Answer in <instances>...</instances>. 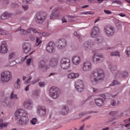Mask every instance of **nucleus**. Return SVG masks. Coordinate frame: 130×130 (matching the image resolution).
I'll return each mask as SVG.
<instances>
[{"mask_svg":"<svg viewBox=\"0 0 130 130\" xmlns=\"http://www.w3.org/2000/svg\"><path fill=\"white\" fill-rule=\"evenodd\" d=\"M9 100H10L9 96H5L4 98V100L3 101V103H5V104H7V102H8Z\"/></svg>","mask_w":130,"mask_h":130,"instance_id":"obj_39","label":"nucleus"},{"mask_svg":"<svg viewBox=\"0 0 130 130\" xmlns=\"http://www.w3.org/2000/svg\"><path fill=\"white\" fill-rule=\"evenodd\" d=\"M111 105H112V106H114V105H116V101L113 100L111 101Z\"/></svg>","mask_w":130,"mask_h":130,"instance_id":"obj_55","label":"nucleus"},{"mask_svg":"<svg viewBox=\"0 0 130 130\" xmlns=\"http://www.w3.org/2000/svg\"><path fill=\"white\" fill-rule=\"evenodd\" d=\"M42 35L43 36H48V35H49V34L47 33V32H44L42 33Z\"/></svg>","mask_w":130,"mask_h":130,"instance_id":"obj_60","label":"nucleus"},{"mask_svg":"<svg viewBox=\"0 0 130 130\" xmlns=\"http://www.w3.org/2000/svg\"><path fill=\"white\" fill-rule=\"evenodd\" d=\"M96 42H98V43H101L103 42V38L99 37V38H96Z\"/></svg>","mask_w":130,"mask_h":130,"instance_id":"obj_40","label":"nucleus"},{"mask_svg":"<svg viewBox=\"0 0 130 130\" xmlns=\"http://www.w3.org/2000/svg\"><path fill=\"white\" fill-rule=\"evenodd\" d=\"M90 113H97V112L94 111H87V112H83L82 113H80L79 114V116H83V115H85V114H90Z\"/></svg>","mask_w":130,"mask_h":130,"instance_id":"obj_31","label":"nucleus"},{"mask_svg":"<svg viewBox=\"0 0 130 130\" xmlns=\"http://www.w3.org/2000/svg\"><path fill=\"white\" fill-rule=\"evenodd\" d=\"M17 123L19 126L27 125V124L29 123V117L24 115V110L21 108L17 110Z\"/></svg>","mask_w":130,"mask_h":130,"instance_id":"obj_2","label":"nucleus"},{"mask_svg":"<svg viewBox=\"0 0 130 130\" xmlns=\"http://www.w3.org/2000/svg\"><path fill=\"white\" fill-rule=\"evenodd\" d=\"M17 31L19 32L20 34L26 35L27 34V30H25V29H18Z\"/></svg>","mask_w":130,"mask_h":130,"instance_id":"obj_36","label":"nucleus"},{"mask_svg":"<svg viewBox=\"0 0 130 130\" xmlns=\"http://www.w3.org/2000/svg\"><path fill=\"white\" fill-rule=\"evenodd\" d=\"M30 80H28V79L24 81V84L27 85V84H29L30 83Z\"/></svg>","mask_w":130,"mask_h":130,"instance_id":"obj_63","label":"nucleus"},{"mask_svg":"<svg viewBox=\"0 0 130 130\" xmlns=\"http://www.w3.org/2000/svg\"><path fill=\"white\" fill-rule=\"evenodd\" d=\"M92 59L94 64H98V63H102L104 61L105 57L101 54H95L92 56Z\"/></svg>","mask_w":130,"mask_h":130,"instance_id":"obj_4","label":"nucleus"},{"mask_svg":"<svg viewBox=\"0 0 130 130\" xmlns=\"http://www.w3.org/2000/svg\"><path fill=\"white\" fill-rule=\"evenodd\" d=\"M110 55L111 56H118V57H119V56H120V53H119V52L118 51H115V52H111L110 53Z\"/></svg>","mask_w":130,"mask_h":130,"instance_id":"obj_32","label":"nucleus"},{"mask_svg":"<svg viewBox=\"0 0 130 130\" xmlns=\"http://www.w3.org/2000/svg\"><path fill=\"white\" fill-rule=\"evenodd\" d=\"M56 9L55 10H53L52 11V14L50 16V19L51 20H54V19H56L57 17H58V14L56 12Z\"/></svg>","mask_w":130,"mask_h":130,"instance_id":"obj_25","label":"nucleus"},{"mask_svg":"<svg viewBox=\"0 0 130 130\" xmlns=\"http://www.w3.org/2000/svg\"><path fill=\"white\" fill-rule=\"evenodd\" d=\"M113 120H114V118H111L110 120H107L106 121V122L107 123H109V122H111V121H113Z\"/></svg>","mask_w":130,"mask_h":130,"instance_id":"obj_57","label":"nucleus"},{"mask_svg":"<svg viewBox=\"0 0 130 130\" xmlns=\"http://www.w3.org/2000/svg\"><path fill=\"white\" fill-rule=\"evenodd\" d=\"M9 125V123L8 122L4 123V120L1 119L0 120V129L3 128V127H7Z\"/></svg>","mask_w":130,"mask_h":130,"instance_id":"obj_29","label":"nucleus"},{"mask_svg":"<svg viewBox=\"0 0 130 130\" xmlns=\"http://www.w3.org/2000/svg\"><path fill=\"white\" fill-rule=\"evenodd\" d=\"M67 46V40L64 39L59 40L57 44L58 49H63Z\"/></svg>","mask_w":130,"mask_h":130,"instance_id":"obj_15","label":"nucleus"},{"mask_svg":"<svg viewBox=\"0 0 130 130\" xmlns=\"http://www.w3.org/2000/svg\"><path fill=\"white\" fill-rule=\"evenodd\" d=\"M81 70L83 73H89L92 71V62L91 61L86 60L82 64Z\"/></svg>","mask_w":130,"mask_h":130,"instance_id":"obj_5","label":"nucleus"},{"mask_svg":"<svg viewBox=\"0 0 130 130\" xmlns=\"http://www.w3.org/2000/svg\"><path fill=\"white\" fill-rule=\"evenodd\" d=\"M112 84L113 86H116V85H119L120 84V82L117 81V80H114Z\"/></svg>","mask_w":130,"mask_h":130,"instance_id":"obj_46","label":"nucleus"},{"mask_svg":"<svg viewBox=\"0 0 130 130\" xmlns=\"http://www.w3.org/2000/svg\"><path fill=\"white\" fill-rule=\"evenodd\" d=\"M91 90H92L93 93H98L99 92V90H98L96 88L92 87Z\"/></svg>","mask_w":130,"mask_h":130,"instance_id":"obj_47","label":"nucleus"},{"mask_svg":"<svg viewBox=\"0 0 130 130\" xmlns=\"http://www.w3.org/2000/svg\"><path fill=\"white\" fill-rule=\"evenodd\" d=\"M39 69L43 71H47L48 69H50V66L46 65L44 61H41L39 65Z\"/></svg>","mask_w":130,"mask_h":130,"instance_id":"obj_20","label":"nucleus"},{"mask_svg":"<svg viewBox=\"0 0 130 130\" xmlns=\"http://www.w3.org/2000/svg\"><path fill=\"white\" fill-rule=\"evenodd\" d=\"M80 77V74L75 73H70L68 75V78L70 79V80H75L78 79Z\"/></svg>","mask_w":130,"mask_h":130,"instance_id":"obj_22","label":"nucleus"},{"mask_svg":"<svg viewBox=\"0 0 130 130\" xmlns=\"http://www.w3.org/2000/svg\"><path fill=\"white\" fill-rule=\"evenodd\" d=\"M38 82H39V79H37L31 81V85H35Z\"/></svg>","mask_w":130,"mask_h":130,"instance_id":"obj_48","label":"nucleus"},{"mask_svg":"<svg viewBox=\"0 0 130 130\" xmlns=\"http://www.w3.org/2000/svg\"><path fill=\"white\" fill-rule=\"evenodd\" d=\"M34 60V57L31 56L30 57L26 59V65L27 67H30L31 64H33V61Z\"/></svg>","mask_w":130,"mask_h":130,"instance_id":"obj_28","label":"nucleus"},{"mask_svg":"<svg viewBox=\"0 0 130 130\" xmlns=\"http://www.w3.org/2000/svg\"><path fill=\"white\" fill-rule=\"evenodd\" d=\"M49 66L52 69H55L58 66V60H57V59L52 58L50 61Z\"/></svg>","mask_w":130,"mask_h":130,"instance_id":"obj_19","label":"nucleus"},{"mask_svg":"<svg viewBox=\"0 0 130 130\" xmlns=\"http://www.w3.org/2000/svg\"><path fill=\"white\" fill-rule=\"evenodd\" d=\"M11 80H12V74L9 71H5L1 74V81L3 83H8Z\"/></svg>","mask_w":130,"mask_h":130,"instance_id":"obj_7","label":"nucleus"},{"mask_svg":"<svg viewBox=\"0 0 130 130\" xmlns=\"http://www.w3.org/2000/svg\"><path fill=\"white\" fill-rule=\"evenodd\" d=\"M94 43L91 40L85 42L83 44V46L86 50L91 49Z\"/></svg>","mask_w":130,"mask_h":130,"instance_id":"obj_21","label":"nucleus"},{"mask_svg":"<svg viewBox=\"0 0 130 130\" xmlns=\"http://www.w3.org/2000/svg\"><path fill=\"white\" fill-rule=\"evenodd\" d=\"M39 96H40L39 94L37 93V94H35V93H34V98H35V99H38Z\"/></svg>","mask_w":130,"mask_h":130,"instance_id":"obj_53","label":"nucleus"},{"mask_svg":"<svg viewBox=\"0 0 130 130\" xmlns=\"http://www.w3.org/2000/svg\"><path fill=\"white\" fill-rule=\"evenodd\" d=\"M10 99H17V94H14V91L11 92Z\"/></svg>","mask_w":130,"mask_h":130,"instance_id":"obj_42","label":"nucleus"},{"mask_svg":"<svg viewBox=\"0 0 130 130\" xmlns=\"http://www.w3.org/2000/svg\"><path fill=\"white\" fill-rule=\"evenodd\" d=\"M104 77V71H103V70L99 69L92 72L89 79L91 84L95 85V84H97L99 81L103 80Z\"/></svg>","mask_w":130,"mask_h":130,"instance_id":"obj_1","label":"nucleus"},{"mask_svg":"<svg viewBox=\"0 0 130 130\" xmlns=\"http://www.w3.org/2000/svg\"><path fill=\"white\" fill-rule=\"evenodd\" d=\"M109 69L111 70V72H114L116 70V67L110 65L109 66Z\"/></svg>","mask_w":130,"mask_h":130,"instance_id":"obj_43","label":"nucleus"},{"mask_svg":"<svg viewBox=\"0 0 130 130\" xmlns=\"http://www.w3.org/2000/svg\"><path fill=\"white\" fill-rule=\"evenodd\" d=\"M75 85H76V86H84V81L81 79H78L76 81Z\"/></svg>","mask_w":130,"mask_h":130,"instance_id":"obj_30","label":"nucleus"},{"mask_svg":"<svg viewBox=\"0 0 130 130\" xmlns=\"http://www.w3.org/2000/svg\"><path fill=\"white\" fill-rule=\"evenodd\" d=\"M31 1L32 0H23V3L25 5V4H29Z\"/></svg>","mask_w":130,"mask_h":130,"instance_id":"obj_54","label":"nucleus"},{"mask_svg":"<svg viewBox=\"0 0 130 130\" xmlns=\"http://www.w3.org/2000/svg\"><path fill=\"white\" fill-rule=\"evenodd\" d=\"M106 95L102 94L99 98H97L94 100V103L97 106L101 107L104 106L105 103Z\"/></svg>","mask_w":130,"mask_h":130,"instance_id":"obj_9","label":"nucleus"},{"mask_svg":"<svg viewBox=\"0 0 130 130\" xmlns=\"http://www.w3.org/2000/svg\"><path fill=\"white\" fill-rule=\"evenodd\" d=\"M37 114L43 117L46 115V109L44 106H39L37 108Z\"/></svg>","mask_w":130,"mask_h":130,"instance_id":"obj_10","label":"nucleus"},{"mask_svg":"<svg viewBox=\"0 0 130 130\" xmlns=\"http://www.w3.org/2000/svg\"><path fill=\"white\" fill-rule=\"evenodd\" d=\"M116 77H120V76H122V77H123V78H125V77H127L128 76V74L126 72H121L120 71H117V74Z\"/></svg>","mask_w":130,"mask_h":130,"instance_id":"obj_24","label":"nucleus"},{"mask_svg":"<svg viewBox=\"0 0 130 130\" xmlns=\"http://www.w3.org/2000/svg\"><path fill=\"white\" fill-rule=\"evenodd\" d=\"M72 62L74 66H79L81 63V57L79 55L73 56L71 59Z\"/></svg>","mask_w":130,"mask_h":130,"instance_id":"obj_16","label":"nucleus"},{"mask_svg":"<svg viewBox=\"0 0 130 130\" xmlns=\"http://www.w3.org/2000/svg\"><path fill=\"white\" fill-rule=\"evenodd\" d=\"M32 27H29V28L27 29V30L26 31L27 34L28 33H31V32L32 31Z\"/></svg>","mask_w":130,"mask_h":130,"instance_id":"obj_56","label":"nucleus"},{"mask_svg":"<svg viewBox=\"0 0 130 130\" xmlns=\"http://www.w3.org/2000/svg\"><path fill=\"white\" fill-rule=\"evenodd\" d=\"M100 34V29L98 26H94L92 28L91 32L90 34L92 38H97Z\"/></svg>","mask_w":130,"mask_h":130,"instance_id":"obj_12","label":"nucleus"},{"mask_svg":"<svg viewBox=\"0 0 130 130\" xmlns=\"http://www.w3.org/2000/svg\"><path fill=\"white\" fill-rule=\"evenodd\" d=\"M49 94L53 99H58L60 95V89L56 86H52L49 89Z\"/></svg>","mask_w":130,"mask_h":130,"instance_id":"obj_3","label":"nucleus"},{"mask_svg":"<svg viewBox=\"0 0 130 130\" xmlns=\"http://www.w3.org/2000/svg\"><path fill=\"white\" fill-rule=\"evenodd\" d=\"M11 14L8 13V12H5L1 15V18L2 20H6V19H8V18H10L11 17Z\"/></svg>","mask_w":130,"mask_h":130,"instance_id":"obj_27","label":"nucleus"},{"mask_svg":"<svg viewBox=\"0 0 130 130\" xmlns=\"http://www.w3.org/2000/svg\"><path fill=\"white\" fill-rule=\"evenodd\" d=\"M46 18V13H41L40 14H37L35 19L36 23H43Z\"/></svg>","mask_w":130,"mask_h":130,"instance_id":"obj_11","label":"nucleus"},{"mask_svg":"<svg viewBox=\"0 0 130 130\" xmlns=\"http://www.w3.org/2000/svg\"><path fill=\"white\" fill-rule=\"evenodd\" d=\"M36 43L38 44V46L40 45V44H41V43H42V41L41 40V38L37 37L36 38Z\"/></svg>","mask_w":130,"mask_h":130,"instance_id":"obj_37","label":"nucleus"},{"mask_svg":"<svg viewBox=\"0 0 130 130\" xmlns=\"http://www.w3.org/2000/svg\"><path fill=\"white\" fill-rule=\"evenodd\" d=\"M125 127H128V128H130V123L128 124H126L125 125Z\"/></svg>","mask_w":130,"mask_h":130,"instance_id":"obj_64","label":"nucleus"},{"mask_svg":"<svg viewBox=\"0 0 130 130\" xmlns=\"http://www.w3.org/2000/svg\"><path fill=\"white\" fill-rule=\"evenodd\" d=\"M115 32V29L114 27L111 25H107L104 28V32L105 33L107 36L109 37H111L113 35H114Z\"/></svg>","mask_w":130,"mask_h":130,"instance_id":"obj_8","label":"nucleus"},{"mask_svg":"<svg viewBox=\"0 0 130 130\" xmlns=\"http://www.w3.org/2000/svg\"><path fill=\"white\" fill-rule=\"evenodd\" d=\"M17 64V62L16 61V60H13L10 63V66L11 67H14V66H16Z\"/></svg>","mask_w":130,"mask_h":130,"instance_id":"obj_50","label":"nucleus"},{"mask_svg":"<svg viewBox=\"0 0 130 130\" xmlns=\"http://www.w3.org/2000/svg\"><path fill=\"white\" fill-rule=\"evenodd\" d=\"M60 66L63 70H69L71 68V60L69 58H63L60 62Z\"/></svg>","mask_w":130,"mask_h":130,"instance_id":"obj_6","label":"nucleus"},{"mask_svg":"<svg viewBox=\"0 0 130 130\" xmlns=\"http://www.w3.org/2000/svg\"><path fill=\"white\" fill-rule=\"evenodd\" d=\"M22 8L24 11H28V10H29V6L27 5H25L23 4L22 5Z\"/></svg>","mask_w":130,"mask_h":130,"instance_id":"obj_44","label":"nucleus"},{"mask_svg":"<svg viewBox=\"0 0 130 130\" xmlns=\"http://www.w3.org/2000/svg\"><path fill=\"white\" fill-rule=\"evenodd\" d=\"M46 51L49 53L55 52V44L54 43L50 42L46 47Z\"/></svg>","mask_w":130,"mask_h":130,"instance_id":"obj_14","label":"nucleus"},{"mask_svg":"<svg viewBox=\"0 0 130 130\" xmlns=\"http://www.w3.org/2000/svg\"><path fill=\"white\" fill-rule=\"evenodd\" d=\"M15 56H16V52H11L8 56V59H12V58H13Z\"/></svg>","mask_w":130,"mask_h":130,"instance_id":"obj_34","label":"nucleus"},{"mask_svg":"<svg viewBox=\"0 0 130 130\" xmlns=\"http://www.w3.org/2000/svg\"><path fill=\"white\" fill-rule=\"evenodd\" d=\"M113 4H117V5H121V1L119 0H115L113 2Z\"/></svg>","mask_w":130,"mask_h":130,"instance_id":"obj_51","label":"nucleus"},{"mask_svg":"<svg viewBox=\"0 0 130 130\" xmlns=\"http://www.w3.org/2000/svg\"><path fill=\"white\" fill-rule=\"evenodd\" d=\"M27 57H28V55H26L25 57H22L21 59V61H18V63H20V64L23 63V62L25 60V59H26V58H27Z\"/></svg>","mask_w":130,"mask_h":130,"instance_id":"obj_45","label":"nucleus"},{"mask_svg":"<svg viewBox=\"0 0 130 130\" xmlns=\"http://www.w3.org/2000/svg\"><path fill=\"white\" fill-rule=\"evenodd\" d=\"M126 53L128 56H130V47H128L126 50Z\"/></svg>","mask_w":130,"mask_h":130,"instance_id":"obj_49","label":"nucleus"},{"mask_svg":"<svg viewBox=\"0 0 130 130\" xmlns=\"http://www.w3.org/2000/svg\"><path fill=\"white\" fill-rule=\"evenodd\" d=\"M23 107L25 109L30 110L33 108V104L29 100H26L23 103Z\"/></svg>","mask_w":130,"mask_h":130,"instance_id":"obj_17","label":"nucleus"},{"mask_svg":"<svg viewBox=\"0 0 130 130\" xmlns=\"http://www.w3.org/2000/svg\"><path fill=\"white\" fill-rule=\"evenodd\" d=\"M16 7H17L16 3H14L12 4V8H13L14 9H15V8H16Z\"/></svg>","mask_w":130,"mask_h":130,"instance_id":"obj_59","label":"nucleus"},{"mask_svg":"<svg viewBox=\"0 0 130 130\" xmlns=\"http://www.w3.org/2000/svg\"><path fill=\"white\" fill-rule=\"evenodd\" d=\"M104 12L105 14H107V15H110V14H111V11L109 10H105Z\"/></svg>","mask_w":130,"mask_h":130,"instance_id":"obj_52","label":"nucleus"},{"mask_svg":"<svg viewBox=\"0 0 130 130\" xmlns=\"http://www.w3.org/2000/svg\"><path fill=\"white\" fill-rule=\"evenodd\" d=\"M39 86L41 88H44V87H45V86H46L45 82H39Z\"/></svg>","mask_w":130,"mask_h":130,"instance_id":"obj_41","label":"nucleus"},{"mask_svg":"<svg viewBox=\"0 0 130 130\" xmlns=\"http://www.w3.org/2000/svg\"><path fill=\"white\" fill-rule=\"evenodd\" d=\"M73 17L72 16H64L62 18V23H68V22H72Z\"/></svg>","mask_w":130,"mask_h":130,"instance_id":"obj_26","label":"nucleus"},{"mask_svg":"<svg viewBox=\"0 0 130 130\" xmlns=\"http://www.w3.org/2000/svg\"><path fill=\"white\" fill-rule=\"evenodd\" d=\"M8 45L3 43L0 46V53H7L8 52Z\"/></svg>","mask_w":130,"mask_h":130,"instance_id":"obj_23","label":"nucleus"},{"mask_svg":"<svg viewBox=\"0 0 130 130\" xmlns=\"http://www.w3.org/2000/svg\"><path fill=\"white\" fill-rule=\"evenodd\" d=\"M30 122L31 124H33V125H35V124H36V123L37 122V119L36 118H33L31 120Z\"/></svg>","mask_w":130,"mask_h":130,"instance_id":"obj_38","label":"nucleus"},{"mask_svg":"<svg viewBox=\"0 0 130 130\" xmlns=\"http://www.w3.org/2000/svg\"><path fill=\"white\" fill-rule=\"evenodd\" d=\"M22 49L24 53H29L31 51V49H32L31 44L28 42L24 43L22 45Z\"/></svg>","mask_w":130,"mask_h":130,"instance_id":"obj_13","label":"nucleus"},{"mask_svg":"<svg viewBox=\"0 0 130 130\" xmlns=\"http://www.w3.org/2000/svg\"><path fill=\"white\" fill-rule=\"evenodd\" d=\"M70 109L69 107L66 105H63L60 107V114L62 115H66L69 113Z\"/></svg>","mask_w":130,"mask_h":130,"instance_id":"obj_18","label":"nucleus"},{"mask_svg":"<svg viewBox=\"0 0 130 130\" xmlns=\"http://www.w3.org/2000/svg\"><path fill=\"white\" fill-rule=\"evenodd\" d=\"M119 16H120V17H125V14L122 13H120L119 14Z\"/></svg>","mask_w":130,"mask_h":130,"instance_id":"obj_62","label":"nucleus"},{"mask_svg":"<svg viewBox=\"0 0 130 130\" xmlns=\"http://www.w3.org/2000/svg\"><path fill=\"white\" fill-rule=\"evenodd\" d=\"M110 115H115V114H116V112H113V111H112L110 113H109Z\"/></svg>","mask_w":130,"mask_h":130,"instance_id":"obj_61","label":"nucleus"},{"mask_svg":"<svg viewBox=\"0 0 130 130\" xmlns=\"http://www.w3.org/2000/svg\"><path fill=\"white\" fill-rule=\"evenodd\" d=\"M75 87L78 92H81L84 90V86L76 85Z\"/></svg>","mask_w":130,"mask_h":130,"instance_id":"obj_33","label":"nucleus"},{"mask_svg":"<svg viewBox=\"0 0 130 130\" xmlns=\"http://www.w3.org/2000/svg\"><path fill=\"white\" fill-rule=\"evenodd\" d=\"M22 84V81H21V79L19 78H18L17 80V88L19 89V88H21V85Z\"/></svg>","mask_w":130,"mask_h":130,"instance_id":"obj_35","label":"nucleus"},{"mask_svg":"<svg viewBox=\"0 0 130 130\" xmlns=\"http://www.w3.org/2000/svg\"><path fill=\"white\" fill-rule=\"evenodd\" d=\"M86 15H94V12H91L90 11L85 13Z\"/></svg>","mask_w":130,"mask_h":130,"instance_id":"obj_58","label":"nucleus"}]
</instances>
